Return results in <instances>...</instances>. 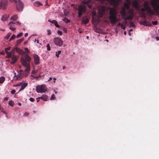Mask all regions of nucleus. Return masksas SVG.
Masks as SVG:
<instances>
[{"label":"nucleus","instance_id":"37998d69","mask_svg":"<svg viewBox=\"0 0 159 159\" xmlns=\"http://www.w3.org/2000/svg\"><path fill=\"white\" fill-rule=\"evenodd\" d=\"M95 31L97 33H100V30L98 28H96L95 30Z\"/></svg>","mask_w":159,"mask_h":159},{"label":"nucleus","instance_id":"69168bd1","mask_svg":"<svg viewBox=\"0 0 159 159\" xmlns=\"http://www.w3.org/2000/svg\"><path fill=\"white\" fill-rule=\"evenodd\" d=\"M13 1H14V2H16V0H10V2H12Z\"/></svg>","mask_w":159,"mask_h":159},{"label":"nucleus","instance_id":"79ce46f5","mask_svg":"<svg viewBox=\"0 0 159 159\" xmlns=\"http://www.w3.org/2000/svg\"><path fill=\"white\" fill-rule=\"evenodd\" d=\"M30 100L31 102H34V99L32 98H30Z\"/></svg>","mask_w":159,"mask_h":159},{"label":"nucleus","instance_id":"1a4fd4ad","mask_svg":"<svg viewBox=\"0 0 159 159\" xmlns=\"http://www.w3.org/2000/svg\"><path fill=\"white\" fill-rule=\"evenodd\" d=\"M34 63L36 65H38L39 63V56L36 54L33 55Z\"/></svg>","mask_w":159,"mask_h":159},{"label":"nucleus","instance_id":"e2e57ef3","mask_svg":"<svg viewBox=\"0 0 159 159\" xmlns=\"http://www.w3.org/2000/svg\"><path fill=\"white\" fill-rule=\"evenodd\" d=\"M16 23L17 24L19 25H21V23L19 21H17Z\"/></svg>","mask_w":159,"mask_h":159},{"label":"nucleus","instance_id":"412c9836","mask_svg":"<svg viewBox=\"0 0 159 159\" xmlns=\"http://www.w3.org/2000/svg\"><path fill=\"white\" fill-rule=\"evenodd\" d=\"M17 19V16L15 15L11 17V19L14 21L16 20Z\"/></svg>","mask_w":159,"mask_h":159},{"label":"nucleus","instance_id":"5fc2aeb1","mask_svg":"<svg viewBox=\"0 0 159 159\" xmlns=\"http://www.w3.org/2000/svg\"><path fill=\"white\" fill-rule=\"evenodd\" d=\"M63 30L65 32V33H66L67 32V30L66 28H63Z\"/></svg>","mask_w":159,"mask_h":159},{"label":"nucleus","instance_id":"13d9d810","mask_svg":"<svg viewBox=\"0 0 159 159\" xmlns=\"http://www.w3.org/2000/svg\"><path fill=\"white\" fill-rule=\"evenodd\" d=\"M5 51L7 54H10V52H9L5 50Z\"/></svg>","mask_w":159,"mask_h":159},{"label":"nucleus","instance_id":"a878e982","mask_svg":"<svg viewBox=\"0 0 159 159\" xmlns=\"http://www.w3.org/2000/svg\"><path fill=\"white\" fill-rule=\"evenodd\" d=\"M16 36L15 34H13L12 35L11 37V38L9 39V41H11L12 40L15 39V38H16Z\"/></svg>","mask_w":159,"mask_h":159},{"label":"nucleus","instance_id":"c9c22d12","mask_svg":"<svg viewBox=\"0 0 159 159\" xmlns=\"http://www.w3.org/2000/svg\"><path fill=\"white\" fill-rule=\"evenodd\" d=\"M152 23L154 25H157L158 24V22L157 21H152Z\"/></svg>","mask_w":159,"mask_h":159},{"label":"nucleus","instance_id":"09e8293b","mask_svg":"<svg viewBox=\"0 0 159 159\" xmlns=\"http://www.w3.org/2000/svg\"><path fill=\"white\" fill-rule=\"evenodd\" d=\"M29 115V113H28L27 112H26L24 114V116H28V115Z\"/></svg>","mask_w":159,"mask_h":159},{"label":"nucleus","instance_id":"c756f323","mask_svg":"<svg viewBox=\"0 0 159 159\" xmlns=\"http://www.w3.org/2000/svg\"><path fill=\"white\" fill-rule=\"evenodd\" d=\"M31 76H32L33 77V78H36V79H39V78H40L42 77V76L41 75H39V76H33V75H31Z\"/></svg>","mask_w":159,"mask_h":159},{"label":"nucleus","instance_id":"bb28decb","mask_svg":"<svg viewBox=\"0 0 159 159\" xmlns=\"http://www.w3.org/2000/svg\"><path fill=\"white\" fill-rule=\"evenodd\" d=\"M129 26L131 27H134L135 26V25L133 22H130L129 23Z\"/></svg>","mask_w":159,"mask_h":159},{"label":"nucleus","instance_id":"9b49d317","mask_svg":"<svg viewBox=\"0 0 159 159\" xmlns=\"http://www.w3.org/2000/svg\"><path fill=\"white\" fill-rule=\"evenodd\" d=\"M11 57V60L10 63L11 64H13L17 61L18 59V57L14 55L12 56Z\"/></svg>","mask_w":159,"mask_h":159},{"label":"nucleus","instance_id":"58836bf2","mask_svg":"<svg viewBox=\"0 0 159 159\" xmlns=\"http://www.w3.org/2000/svg\"><path fill=\"white\" fill-rule=\"evenodd\" d=\"M48 35H50L51 34L52 32L50 30H47Z\"/></svg>","mask_w":159,"mask_h":159},{"label":"nucleus","instance_id":"ea45409f","mask_svg":"<svg viewBox=\"0 0 159 159\" xmlns=\"http://www.w3.org/2000/svg\"><path fill=\"white\" fill-rule=\"evenodd\" d=\"M11 56H12V55L10 54H8L6 56V58H9L10 57H11Z\"/></svg>","mask_w":159,"mask_h":159},{"label":"nucleus","instance_id":"c85d7f7f","mask_svg":"<svg viewBox=\"0 0 159 159\" xmlns=\"http://www.w3.org/2000/svg\"><path fill=\"white\" fill-rule=\"evenodd\" d=\"M56 99L55 95L54 94H52L50 98L51 100H53Z\"/></svg>","mask_w":159,"mask_h":159},{"label":"nucleus","instance_id":"e433bc0d","mask_svg":"<svg viewBox=\"0 0 159 159\" xmlns=\"http://www.w3.org/2000/svg\"><path fill=\"white\" fill-rule=\"evenodd\" d=\"M140 11L143 12H144L145 11H146V9L145 8H142L140 9Z\"/></svg>","mask_w":159,"mask_h":159},{"label":"nucleus","instance_id":"6e6552de","mask_svg":"<svg viewBox=\"0 0 159 159\" xmlns=\"http://www.w3.org/2000/svg\"><path fill=\"white\" fill-rule=\"evenodd\" d=\"M54 42L55 45L59 46H61L63 44V41L62 39L58 37L54 39Z\"/></svg>","mask_w":159,"mask_h":159},{"label":"nucleus","instance_id":"423d86ee","mask_svg":"<svg viewBox=\"0 0 159 159\" xmlns=\"http://www.w3.org/2000/svg\"><path fill=\"white\" fill-rule=\"evenodd\" d=\"M7 5V0H0V9L5 10Z\"/></svg>","mask_w":159,"mask_h":159},{"label":"nucleus","instance_id":"0e129e2a","mask_svg":"<svg viewBox=\"0 0 159 159\" xmlns=\"http://www.w3.org/2000/svg\"><path fill=\"white\" fill-rule=\"evenodd\" d=\"M52 79V77H50L49 78V79L48 80V81H50Z\"/></svg>","mask_w":159,"mask_h":159},{"label":"nucleus","instance_id":"052dcab7","mask_svg":"<svg viewBox=\"0 0 159 159\" xmlns=\"http://www.w3.org/2000/svg\"><path fill=\"white\" fill-rule=\"evenodd\" d=\"M89 3V2L88 1H85L84 2V4H88Z\"/></svg>","mask_w":159,"mask_h":159},{"label":"nucleus","instance_id":"49530a36","mask_svg":"<svg viewBox=\"0 0 159 159\" xmlns=\"http://www.w3.org/2000/svg\"><path fill=\"white\" fill-rule=\"evenodd\" d=\"M147 22L146 21H144L143 22V25H145L147 26V25H147Z\"/></svg>","mask_w":159,"mask_h":159},{"label":"nucleus","instance_id":"3c124183","mask_svg":"<svg viewBox=\"0 0 159 159\" xmlns=\"http://www.w3.org/2000/svg\"><path fill=\"white\" fill-rule=\"evenodd\" d=\"M121 28L122 29H123L124 30H125V27L124 26V25H121Z\"/></svg>","mask_w":159,"mask_h":159},{"label":"nucleus","instance_id":"338daca9","mask_svg":"<svg viewBox=\"0 0 159 159\" xmlns=\"http://www.w3.org/2000/svg\"><path fill=\"white\" fill-rule=\"evenodd\" d=\"M36 4H38V6H39L40 5H42L41 3H39V2H36Z\"/></svg>","mask_w":159,"mask_h":159},{"label":"nucleus","instance_id":"72a5a7b5","mask_svg":"<svg viewBox=\"0 0 159 159\" xmlns=\"http://www.w3.org/2000/svg\"><path fill=\"white\" fill-rule=\"evenodd\" d=\"M9 29L13 30H14L16 29V28L13 27L12 25H9Z\"/></svg>","mask_w":159,"mask_h":159},{"label":"nucleus","instance_id":"f8f14e48","mask_svg":"<svg viewBox=\"0 0 159 159\" xmlns=\"http://www.w3.org/2000/svg\"><path fill=\"white\" fill-rule=\"evenodd\" d=\"M14 49L16 51L20 54H23L25 53V52L23 50L17 47H15L14 48Z\"/></svg>","mask_w":159,"mask_h":159},{"label":"nucleus","instance_id":"b1692460","mask_svg":"<svg viewBox=\"0 0 159 159\" xmlns=\"http://www.w3.org/2000/svg\"><path fill=\"white\" fill-rule=\"evenodd\" d=\"M8 104L12 107H13L14 104V102L12 100L9 101L8 102Z\"/></svg>","mask_w":159,"mask_h":159},{"label":"nucleus","instance_id":"2f4dec72","mask_svg":"<svg viewBox=\"0 0 159 159\" xmlns=\"http://www.w3.org/2000/svg\"><path fill=\"white\" fill-rule=\"evenodd\" d=\"M23 33L22 32H20L19 34H18L17 35V38H19L20 37H21L23 35Z\"/></svg>","mask_w":159,"mask_h":159},{"label":"nucleus","instance_id":"c03bdc74","mask_svg":"<svg viewBox=\"0 0 159 159\" xmlns=\"http://www.w3.org/2000/svg\"><path fill=\"white\" fill-rule=\"evenodd\" d=\"M15 92H16V90L14 89L12 90L11 91V93L12 94H15Z\"/></svg>","mask_w":159,"mask_h":159},{"label":"nucleus","instance_id":"a19ab883","mask_svg":"<svg viewBox=\"0 0 159 159\" xmlns=\"http://www.w3.org/2000/svg\"><path fill=\"white\" fill-rule=\"evenodd\" d=\"M16 22L12 21L10 22L9 23L8 25H12V24H16Z\"/></svg>","mask_w":159,"mask_h":159},{"label":"nucleus","instance_id":"4be33fe9","mask_svg":"<svg viewBox=\"0 0 159 159\" xmlns=\"http://www.w3.org/2000/svg\"><path fill=\"white\" fill-rule=\"evenodd\" d=\"M62 20L66 24L70 22V21L66 17L63 19H62Z\"/></svg>","mask_w":159,"mask_h":159},{"label":"nucleus","instance_id":"7ed1b4c3","mask_svg":"<svg viewBox=\"0 0 159 159\" xmlns=\"http://www.w3.org/2000/svg\"><path fill=\"white\" fill-rule=\"evenodd\" d=\"M143 6L146 9L147 13L149 16L155 15V12L152 9L151 7L149 6L148 2L147 1L144 2Z\"/></svg>","mask_w":159,"mask_h":159},{"label":"nucleus","instance_id":"473e14b6","mask_svg":"<svg viewBox=\"0 0 159 159\" xmlns=\"http://www.w3.org/2000/svg\"><path fill=\"white\" fill-rule=\"evenodd\" d=\"M47 49L48 51H50L51 50L50 45L49 43L47 45Z\"/></svg>","mask_w":159,"mask_h":159},{"label":"nucleus","instance_id":"5701e85b","mask_svg":"<svg viewBox=\"0 0 159 159\" xmlns=\"http://www.w3.org/2000/svg\"><path fill=\"white\" fill-rule=\"evenodd\" d=\"M133 19V16H129L125 18V20H132Z\"/></svg>","mask_w":159,"mask_h":159},{"label":"nucleus","instance_id":"f3484780","mask_svg":"<svg viewBox=\"0 0 159 159\" xmlns=\"http://www.w3.org/2000/svg\"><path fill=\"white\" fill-rule=\"evenodd\" d=\"M25 59L27 61V62H30L31 60V58L28 55L26 54L25 56Z\"/></svg>","mask_w":159,"mask_h":159},{"label":"nucleus","instance_id":"a211bd4d","mask_svg":"<svg viewBox=\"0 0 159 159\" xmlns=\"http://www.w3.org/2000/svg\"><path fill=\"white\" fill-rule=\"evenodd\" d=\"M41 99L44 101H47L48 100V97L47 95H43L40 97Z\"/></svg>","mask_w":159,"mask_h":159},{"label":"nucleus","instance_id":"20e7f679","mask_svg":"<svg viewBox=\"0 0 159 159\" xmlns=\"http://www.w3.org/2000/svg\"><path fill=\"white\" fill-rule=\"evenodd\" d=\"M86 10V7L85 6L79 5L78 9V17L79 18L81 17L83 13H84Z\"/></svg>","mask_w":159,"mask_h":159},{"label":"nucleus","instance_id":"cd10ccee","mask_svg":"<svg viewBox=\"0 0 159 159\" xmlns=\"http://www.w3.org/2000/svg\"><path fill=\"white\" fill-rule=\"evenodd\" d=\"M15 50L14 49V48H13L10 52V54L12 56L14 54V51Z\"/></svg>","mask_w":159,"mask_h":159},{"label":"nucleus","instance_id":"864d4df0","mask_svg":"<svg viewBox=\"0 0 159 159\" xmlns=\"http://www.w3.org/2000/svg\"><path fill=\"white\" fill-rule=\"evenodd\" d=\"M0 54L2 55H4L5 52L4 51H2L1 52H0Z\"/></svg>","mask_w":159,"mask_h":159},{"label":"nucleus","instance_id":"0eeeda50","mask_svg":"<svg viewBox=\"0 0 159 159\" xmlns=\"http://www.w3.org/2000/svg\"><path fill=\"white\" fill-rule=\"evenodd\" d=\"M16 3L17 9L18 11H21L23 8V3L20 0L18 1H16V2H14Z\"/></svg>","mask_w":159,"mask_h":159},{"label":"nucleus","instance_id":"dca6fc26","mask_svg":"<svg viewBox=\"0 0 159 159\" xmlns=\"http://www.w3.org/2000/svg\"><path fill=\"white\" fill-rule=\"evenodd\" d=\"M8 17L9 16H7L6 15H3L2 16L1 20L2 21H6L8 18Z\"/></svg>","mask_w":159,"mask_h":159},{"label":"nucleus","instance_id":"bf43d9fd","mask_svg":"<svg viewBox=\"0 0 159 159\" xmlns=\"http://www.w3.org/2000/svg\"><path fill=\"white\" fill-rule=\"evenodd\" d=\"M36 42L37 43H39V41L38 40V39L36 40V39H35V42H36Z\"/></svg>","mask_w":159,"mask_h":159},{"label":"nucleus","instance_id":"7c9ffc66","mask_svg":"<svg viewBox=\"0 0 159 159\" xmlns=\"http://www.w3.org/2000/svg\"><path fill=\"white\" fill-rule=\"evenodd\" d=\"M54 25L57 27L59 28L60 27V26L58 24L57 22V21H56Z\"/></svg>","mask_w":159,"mask_h":159},{"label":"nucleus","instance_id":"680f3d73","mask_svg":"<svg viewBox=\"0 0 159 159\" xmlns=\"http://www.w3.org/2000/svg\"><path fill=\"white\" fill-rule=\"evenodd\" d=\"M8 97H5L4 98V100H7L8 99Z\"/></svg>","mask_w":159,"mask_h":159},{"label":"nucleus","instance_id":"4468645a","mask_svg":"<svg viewBox=\"0 0 159 159\" xmlns=\"http://www.w3.org/2000/svg\"><path fill=\"white\" fill-rule=\"evenodd\" d=\"M28 84L26 83H25L22 84L21 88L19 90V92L23 90L27 85Z\"/></svg>","mask_w":159,"mask_h":159},{"label":"nucleus","instance_id":"ddd939ff","mask_svg":"<svg viewBox=\"0 0 159 159\" xmlns=\"http://www.w3.org/2000/svg\"><path fill=\"white\" fill-rule=\"evenodd\" d=\"M89 22V20L88 18L86 16H84L82 18V22L83 23L86 24Z\"/></svg>","mask_w":159,"mask_h":159},{"label":"nucleus","instance_id":"de8ad7c7","mask_svg":"<svg viewBox=\"0 0 159 159\" xmlns=\"http://www.w3.org/2000/svg\"><path fill=\"white\" fill-rule=\"evenodd\" d=\"M25 51H26L27 52H29V50L28 48H25Z\"/></svg>","mask_w":159,"mask_h":159},{"label":"nucleus","instance_id":"8fccbe9b","mask_svg":"<svg viewBox=\"0 0 159 159\" xmlns=\"http://www.w3.org/2000/svg\"><path fill=\"white\" fill-rule=\"evenodd\" d=\"M11 49V48L10 47H9L8 48H5V50L7 51V50H9Z\"/></svg>","mask_w":159,"mask_h":159},{"label":"nucleus","instance_id":"603ef678","mask_svg":"<svg viewBox=\"0 0 159 159\" xmlns=\"http://www.w3.org/2000/svg\"><path fill=\"white\" fill-rule=\"evenodd\" d=\"M22 84V83H20L17 84L16 86H20Z\"/></svg>","mask_w":159,"mask_h":159},{"label":"nucleus","instance_id":"4d7b16f0","mask_svg":"<svg viewBox=\"0 0 159 159\" xmlns=\"http://www.w3.org/2000/svg\"><path fill=\"white\" fill-rule=\"evenodd\" d=\"M41 99V98H40V97H39L38 98H36L37 102H38L39 101V99Z\"/></svg>","mask_w":159,"mask_h":159},{"label":"nucleus","instance_id":"39448f33","mask_svg":"<svg viewBox=\"0 0 159 159\" xmlns=\"http://www.w3.org/2000/svg\"><path fill=\"white\" fill-rule=\"evenodd\" d=\"M36 91L38 93H43L46 92V87L43 85H38L36 88Z\"/></svg>","mask_w":159,"mask_h":159},{"label":"nucleus","instance_id":"9d476101","mask_svg":"<svg viewBox=\"0 0 159 159\" xmlns=\"http://www.w3.org/2000/svg\"><path fill=\"white\" fill-rule=\"evenodd\" d=\"M20 73L16 76L17 80H19L23 77L24 72L22 70L20 71Z\"/></svg>","mask_w":159,"mask_h":159},{"label":"nucleus","instance_id":"f704fd0d","mask_svg":"<svg viewBox=\"0 0 159 159\" xmlns=\"http://www.w3.org/2000/svg\"><path fill=\"white\" fill-rule=\"evenodd\" d=\"M61 52V50H60V51H58V52L57 53H56V56L57 57H59V54Z\"/></svg>","mask_w":159,"mask_h":159},{"label":"nucleus","instance_id":"4c0bfd02","mask_svg":"<svg viewBox=\"0 0 159 159\" xmlns=\"http://www.w3.org/2000/svg\"><path fill=\"white\" fill-rule=\"evenodd\" d=\"M57 33L58 34H59V35H61L62 34V32L61 31L58 30L57 31Z\"/></svg>","mask_w":159,"mask_h":159},{"label":"nucleus","instance_id":"2eb2a0df","mask_svg":"<svg viewBox=\"0 0 159 159\" xmlns=\"http://www.w3.org/2000/svg\"><path fill=\"white\" fill-rule=\"evenodd\" d=\"M120 14H121L122 18L125 20V18L126 17V16H127L125 11L124 10L122 11L121 12Z\"/></svg>","mask_w":159,"mask_h":159},{"label":"nucleus","instance_id":"774afa93","mask_svg":"<svg viewBox=\"0 0 159 159\" xmlns=\"http://www.w3.org/2000/svg\"><path fill=\"white\" fill-rule=\"evenodd\" d=\"M28 33H26L25 34V37H27V36L28 35Z\"/></svg>","mask_w":159,"mask_h":159},{"label":"nucleus","instance_id":"393cba45","mask_svg":"<svg viewBox=\"0 0 159 159\" xmlns=\"http://www.w3.org/2000/svg\"><path fill=\"white\" fill-rule=\"evenodd\" d=\"M11 35V33H8L7 34L6 36L5 37V39H8L10 37Z\"/></svg>","mask_w":159,"mask_h":159},{"label":"nucleus","instance_id":"a18cd8bd","mask_svg":"<svg viewBox=\"0 0 159 159\" xmlns=\"http://www.w3.org/2000/svg\"><path fill=\"white\" fill-rule=\"evenodd\" d=\"M142 16L144 18H145L146 17V15H145V13L144 12H142Z\"/></svg>","mask_w":159,"mask_h":159},{"label":"nucleus","instance_id":"6ab92c4d","mask_svg":"<svg viewBox=\"0 0 159 159\" xmlns=\"http://www.w3.org/2000/svg\"><path fill=\"white\" fill-rule=\"evenodd\" d=\"M24 40V39L23 38H22L21 39L18 40L16 41V46H17L20 44Z\"/></svg>","mask_w":159,"mask_h":159},{"label":"nucleus","instance_id":"aec40b11","mask_svg":"<svg viewBox=\"0 0 159 159\" xmlns=\"http://www.w3.org/2000/svg\"><path fill=\"white\" fill-rule=\"evenodd\" d=\"M5 80V78L3 76H1L0 77V83L2 84Z\"/></svg>","mask_w":159,"mask_h":159},{"label":"nucleus","instance_id":"6e6d98bb","mask_svg":"<svg viewBox=\"0 0 159 159\" xmlns=\"http://www.w3.org/2000/svg\"><path fill=\"white\" fill-rule=\"evenodd\" d=\"M56 20H52L51 21V23L52 24H54L55 23Z\"/></svg>","mask_w":159,"mask_h":159},{"label":"nucleus","instance_id":"f03ea898","mask_svg":"<svg viewBox=\"0 0 159 159\" xmlns=\"http://www.w3.org/2000/svg\"><path fill=\"white\" fill-rule=\"evenodd\" d=\"M21 62L22 65L26 68L25 70L24 76L26 77L28 75L30 70V66L29 63H28L25 58L23 57H21Z\"/></svg>","mask_w":159,"mask_h":159},{"label":"nucleus","instance_id":"f257e3e1","mask_svg":"<svg viewBox=\"0 0 159 159\" xmlns=\"http://www.w3.org/2000/svg\"><path fill=\"white\" fill-rule=\"evenodd\" d=\"M110 16L109 19L111 23L115 24L116 22L118 21L116 17L117 13L115 9L111 8L109 12Z\"/></svg>","mask_w":159,"mask_h":159}]
</instances>
